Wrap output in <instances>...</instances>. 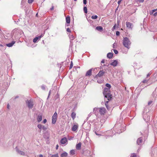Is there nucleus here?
<instances>
[{"mask_svg":"<svg viewBox=\"0 0 157 157\" xmlns=\"http://www.w3.org/2000/svg\"><path fill=\"white\" fill-rule=\"evenodd\" d=\"M109 89V88H105L104 89V91L103 92V94L105 98H106L108 100V101H106L105 102V105L107 109L109 110V108L107 103H108L109 101L112 98V95L110 93Z\"/></svg>","mask_w":157,"mask_h":157,"instance_id":"obj_1","label":"nucleus"},{"mask_svg":"<svg viewBox=\"0 0 157 157\" xmlns=\"http://www.w3.org/2000/svg\"><path fill=\"white\" fill-rule=\"evenodd\" d=\"M122 43L124 46L128 49L130 48V46L131 45V42L128 38L127 37L124 38Z\"/></svg>","mask_w":157,"mask_h":157,"instance_id":"obj_2","label":"nucleus"},{"mask_svg":"<svg viewBox=\"0 0 157 157\" xmlns=\"http://www.w3.org/2000/svg\"><path fill=\"white\" fill-rule=\"evenodd\" d=\"M26 105L30 109H32L33 107V104L32 100H27L26 101Z\"/></svg>","mask_w":157,"mask_h":157,"instance_id":"obj_3","label":"nucleus"},{"mask_svg":"<svg viewBox=\"0 0 157 157\" xmlns=\"http://www.w3.org/2000/svg\"><path fill=\"white\" fill-rule=\"evenodd\" d=\"M105 73V72L103 70H101L95 76L94 78L97 79L98 78V77H101L103 76Z\"/></svg>","mask_w":157,"mask_h":157,"instance_id":"obj_4","label":"nucleus"},{"mask_svg":"<svg viewBox=\"0 0 157 157\" xmlns=\"http://www.w3.org/2000/svg\"><path fill=\"white\" fill-rule=\"evenodd\" d=\"M60 143L63 146L66 145L67 144V140L66 137H63L60 140Z\"/></svg>","mask_w":157,"mask_h":157,"instance_id":"obj_5","label":"nucleus"},{"mask_svg":"<svg viewBox=\"0 0 157 157\" xmlns=\"http://www.w3.org/2000/svg\"><path fill=\"white\" fill-rule=\"evenodd\" d=\"M57 113L55 112L52 117V123L53 124H55L56 120Z\"/></svg>","mask_w":157,"mask_h":157,"instance_id":"obj_6","label":"nucleus"},{"mask_svg":"<svg viewBox=\"0 0 157 157\" xmlns=\"http://www.w3.org/2000/svg\"><path fill=\"white\" fill-rule=\"evenodd\" d=\"M126 25L127 27L129 29L132 30L133 27V24L130 22H126Z\"/></svg>","mask_w":157,"mask_h":157,"instance_id":"obj_7","label":"nucleus"},{"mask_svg":"<svg viewBox=\"0 0 157 157\" xmlns=\"http://www.w3.org/2000/svg\"><path fill=\"white\" fill-rule=\"evenodd\" d=\"M118 63V60H112L110 64L114 67L117 66Z\"/></svg>","mask_w":157,"mask_h":157,"instance_id":"obj_8","label":"nucleus"},{"mask_svg":"<svg viewBox=\"0 0 157 157\" xmlns=\"http://www.w3.org/2000/svg\"><path fill=\"white\" fill-rule=\"evenodd\" d=\"M99 112L101 115L104 114L106 111V109L104 108H99Z\"/></svg>","mask_w":157,"mask_h":157,"instance_id":"obj_9","label":"nucleus"},{"mask_svg":"<svg viewBox=\"0 0 157 157\" xmlns=\"http://www.w3.org/2000/svg\"><path fill=\"white\" fill-rule=\"evenodd\" d=\"M66 22L67 24H66V26H68L69 25V24L70 22V17L69 16H67L66 18Z\"/></svg>","mask_w":157,"mask_h":157,"instance_id":"obj_10","label":"nucleus"},{"mask_svg":"<svg viewBox=\"0 0 157 157\" xmlns=\"http://www.w3.org/2000/svg\"><path fill=\"white\" fill-rule=\"evenodd\" d=\"M78 128V124H74L73 126L72 130L73 131L76 132Z\"/></svg>","mask_w":157,"mask_h":157,"instance_id":"obj_11","label":"nucleus"},{"mask_svg":"<svg viewBox=\"0 0 157 157\" xmlns=\"http://www.w3.org/2000/svg\"><path fill=\"white\" fill-rule=\"evenodd\" d=\"M143 143V140L142 137H140L137 139V143L139 145H141Z\"/></svg>","mask_w":157,"mask_h":157,"instance_id":"obj_12","label":"nucleus"},{"mask_svg":"<svg viewBox=\"0 0 157 157\" xmlns=\"http://www.w3.org/2000/svg\"><path fill=\"white\" fill-rule=\"evenodd\" d=\"M42 114H40L37 116V120L38 122H39L42 121Z\"/></svg>","mask_w":157,"mask_h":157,"instance_id":"obj_13","label":"nucleus"},{"mask_svg":"<svg viewBox=\"0 0 157 157\" xmlns=\"http://www.w3.org/2000/svg\"><path fill=\"white\" fill-rule=\"evenodd\" d=\"M15 43V41H13L10 43L6 44V45L8 47H12L13 45V44Z\"/></svg>","mask_w":157,"mask_h":157,"instance_id":"obj_14","label":"nucleus"},{"mask_svg":"<svg viewBox=\"0 0 157 157\" xmlns=\"http://www.w3.org/2000/svg\"><path fill=\"white\" fill-rule=\"evenodd\" d=\"M99 108H95L93 110V112L97 115L99 112Z\"/></svg>","mask_w":157,"mask_h":157,"instance_id":"obj_15","label":"nucleus"},{"mask_svg":"<svg viewBox=\"0 0 157 157\" xmlns=\"http://www.w3.org/2000/svg\"><path fill=\"white\" fill-rule=\"evenodd\" d=\"M93 69L92 68L91 69L89 70L88 71H87L86 74V76H90L91 75L92 73V70Z\"/></svg>","mask_w":157,"mask_h":157,"instance_id":"obj_16","label":"nucleus"},{"mask_svg":"<svg viewBox=\"0 0 157 157\" xmlns=\"http://www.w3.org/2000/svg\"><path fill=\"white\" fill-rule=\"evenodd\" d=\"M69 38L71 40V41H70L71 43H70V46H72V42L71 41V40H73L75 38V37L73 35H72L70 36Z\"/></svg>","mask_w":157,"mask_h":157,"instance_id":"obj_17","label":"nucleus"},{"mask_svg":"<svg viewBox=\"0 0 157 157\" xmlns=\"http://www.w3.org/2000/svg\"><path fill=\"white\" fill-rule=\"evenodd\" d=\"M16 151L18 153H19V154L22 155H25V153L24 152L19 150L17 148L16 149Z\"/></svg>","mask_w":157,"mask_h":157,"instance_id":"obj_18","label":"nucleus"},{"mask_svg":"<svg viewBox=\"0 0 157 157\" xmlns=\"http://www.w3.org/2000/svg\"><path fill=\"white\" fill-rule=\"evenodd\" d=\"M113 56V54L112 53L109 52L107 54V57L109 59L111 58Z\"/></svg>","mask_w":157,"mask_h":157,"instance_id":"obj_19","label":"nucleus"},{"mask_svg":"<svg viewBox=\"0 0 157 157\" xmlns=\"http://www.w3.org/2000/svg\"><path fill=\"white\" fill-rule=\"evenodd\" d=\"M81 143H79L78 144L76 145V148L78 150H79L81 149Z\"/></svg>","mask_w":157,"mask_h":157,"instance_id":"obj_20","label":"nucleus"},{"mask_svg":"<svg viewBox=\"0 0 157 157\" xmlns=\"http://www.w3.org/2000/svg\"><path fill=\"white\" fill-rule=\"evenodd\" d=\"M67 153L66 152H64L61 155V157H67Z\"/></svg>","mask_w":157,"mask_h":157,"instance_id":"obj_21","label":"nucleus"},{"mask_svg":"<svg viewBox=\"0 0 157 157\" xmlns=\"http://www.w3.org/2000/svg\"><path fill=\"white\" fill-rule=\"evenodd\" d=\"M76 113L75 112H72L71 114V117L73 120H74L76 117Z\"/></svg>","mask_w":157,"mask_h":157,"instance_id":"obj_22","label":"nucleus"},{"mask_svg":"<svg viewBox=\"0 0 157 157\" xmlns=\"http://www.w3.org/2000/svg\"><path fill=\"white\" fill-rule=\"evenodd\" d=\"M96 29L97 30L101 31H102L103 29V28L101 26H98L96 27Z\"/></svg>","mask_w":157,"mask_h":157,"instance_id":"obj_23","label":"nucleus"},{"mask_svg":"<svg viewBox=\"0 0 157 157\" xmlns=\"http://www.w3.org/2000/svg\"><path fill=\"white\" fill-rule=\"evenodd\" d=\"M157 10V9H154V10H151L150 12V13H149L150 14V15H152L153 14V13L155 12Z\"/></svg>","mask_w":157,"mask_h":157,"instance_id":"obj_24","label":"nucleus"},{"mask_svg":"<svg viewBox=\"0 0 157 157\" xmlns=\"http://www.w3.org/2000/svg\"><path fill=\"white\" fill-rule=\"evenodd\" d=\"M83 10L84 11V13H86L87 12V8L86 6H84L83 8Z\"/></svg>","mask_w":157,"mask_h":157,"instance_id":"obj_25","label":"nucleus"},{"mask_svg":"<svg viewBox=\"0 0 157 157\" xmlns=\"http://www.w3.org/2000/svg\"><path fill=\"white\" fill-rule=\"evenodd\" d=\"M105 86L106 87H108V88H109V89H110L111 87V85L109 84V83H106L105 84Z\"/></svg>","mask_w":157,"mask_h":157,"instance_id":"obj_26","label":"nucleus"},{"mask_svg":"<svg viewBox=\"0 0 157 157\" xmlns=\"http://www.w3.org/2000/svg\"><path fill=\"white\" fill-rule=\"evenodd\" d=\"M97 18H98V16L96 15H94V16L93 15L91 17V18L93 19H96Z\"/></svg>","mask_w":157,"mask_h":157,"instance_id":"obj_27","label":"nucleus"},{"mask_svg":"<svg viewBox=\"0 0 157 157\" xmlns=\"http://www.w3.org/2000/svg\"><path fill=\"white\" fill-rule=\"evenodd\" d=\"M42 125L40 124H39L37 125V127L40 129H41L42 128Z\"/></svg>","mask_w":157,"mask_h":157,"instance_id":"obj_28","label":"nucleus"},{"mask_svg":"<svg viewBox=\"0 0 157 157\" xmlns=\"http://www.w3.org/2000/svg\"><path fill=\"white\" fill-rule=\"evenodd\" d=\"M38 37H36L34 38L33 40V42L34 43H36L38 40Z\"/></svg>","mask_w":157,"mask_h":157,"instance_id":"obj_29","label":"nucleus"},{"mask_svg":"<svg viewBox=\"0 0 157 157\" xmlns=\"http://www.w3.org/2000/svg\"><path fill=\"white\" fill-rule=\"evenodd\" d=\"M75 151L74 150H72L70 151V154L72 155H74L75 154Z\"/></svg>","mask_w":157,"mask_h":157,"instance_id":"obj_30","label":"nucleus"},{"mask_svg":"<svg viewBox=\"0 0 157 157\" xmlns=\"http://www.w3.org/2000/svg\"><path fill=\"white\" fill-rule=\"evenodd\" d=\"M73 63L72 61H71V63L70 65V66L69 69H71L73 67Z\"/></svg>","mask_w":157,"mask_h":157,"instance_id":"obj_31","label":"nucleus"},{"mask_svg":"<svg viewBox=\"0 0 157 157\" xmlns=\"http://www.w3.org/2000/svg\"><path fill=\"white\" fill-rule=\"evenodd\" d=\"M130 157H136V155L135 153H133L131 155Z\"/></svg>","mask_w":157,"mask_h":157,"instance_id":"obj_32","label":"nucleus"},{"mask_svg":"<svg viewBox=\"0 0 157 157\" xmlns=\"http://www.w3.org/2000/svg\"><path fill=\"white\" fill-rule=\"evenodd\" d=\"M51 157H59L58 154L52 155L51 156Z\"/></svg>","mask_w":157,"mask_h":157,"instance_id":"obj_33","label":"nucleus"},{"mask_svg":"<svg viewBox=\"0 0 157 157\" xmlns=\"http://www.w3.org/2000/svg\"><path fill=\"white\" fill-rule=\"evenodd\" d=\"M34 0H28V2L30 4L32 3Z\"/></svg>","mask_w":157,"mask_h":157,"instance_id":"obj_34","label":"nucleus"},{"mask_svg":"<svg viewBox=\"0 0 157 157\" xmlns=\"http://www.w3.org/2000/svg\"><path fill=\"white\" fill-rule=\"evenodd\" d=\"M125 128H124L123 130H122V129H120L121 132H117V133H120V132H123V131H124L125 130Z\"/></svg>","mask_w":157,"mask_h":157,"instance_id":"obj_35","label":"nucleus"},{"mask_svg":"<svg viewBox=\"0 0 157 157\" xmlns=\"http://www.w3.org/2000/svg\"><path fill=\"white\" fill-rule=\"evenodd\" d=\"M41 88L43 90H45V86L44 85H42L41 86Z\"/></svg>","mask_w":157,"mask_h":157,"instance_id":"obj_36","label":"nucleus"},{"mask_svg":"<svg viewBox=\"0 0 157 157\" xmlns=\"http://www.w3.org/2000/svg\"><path fill=\"white\" fill-rule=\"evenodd\" d=\"M47 128L44 125L42 126V128L44 130H46L47 129Z\"/></svg>","mask_w":157,"mask_h":157,"instance_id":"obj_37","label":"nucleus"},{"mask_svg":"<svg viewBox=\"0 0 157 157\" xmlns=\"http://www.w3.org/2000/svg\"><path fill=\"white\" fill-rule=\"evenodd\" d=\"M113 51H114V53L116 54H118V51L116 50H115V49L113 50Z\"/></svg>","mask_w":157,"mask_h":157,"instance_id":"obj_38","label":"nucleus"},{"mask_svg":"<svg viewBox=\"0 0 157 157\" xmlns=\"http://www.w3.org/2000/svg\"><path fill=\"white\" fill-rule=\"evenodd\" d=\"M120 33L119 31H117L116 32V35L117 36H119Z\"/></svg>","mask_w":157,"mask_h":157,"instance_id":"obj_39","label":"nucleus"},{"mask_svg":"<svg viewBox=\"0 0 157 157\" xmlns=\"http://www.w3.org/2000/svg\"><path fill=\"white\" fill-rule=\"evenodd\" d=\"M67 31L68 32L70 33L71 32V30L69 28H68L67 29Z\"/></svg>","mask_w":157,"mask_h":157,"instance_id":"obj_40","label":"nucleus"},{"mask_svg":"<svg viewBox=\"0 0 157 157\" xmlns=\"http://www.w3.org/2000/svg\"><path fill=\"white\" fill-rule=\"evenodd\" d=\"M116 26V24L113 27V28L112 29V30H114L115 29Z\"/></svg>","mask_w":157,"mask_h":157,"instance_id":"obj_41","label":"nucleus"},{"mask_svg":"<svg viewBox=\"0 0 157 157\" xmlns=\"http://www.w3.org/2000/svg\"><path fill=\"white\" fill-rule=\"evenodd\" d=\"M102 82V80H97V82L98 83H101Z\"/></svg>","mask_w":157,"mask_h":157,"instance_id":"obj_42","label":"nucleus"},{"mask_svg":"<svg viewBox=\"0 0 157 157\" xmlns=\"http://www.w3.org/2000/svg\"><path fill=\"white\" fill-rule=\"evenodd\" d=\"M148 81L147 80H144L143 81V82L144 83H146Z\"/></svg>","mask_w":157,"mask_h":157,"instance_id":"obj_43","label":"nucleus"},{"mask_svg":"<svg viewBox=\"0 0 157 157\" xmlns=\"http://www.w3.org/2000/svg\"><path fill=\"white\" fill-rule=\"evenodd\" d=\"M83 3L84 4H86V0H83Z\"/></svg>","mask_w":157,"mask_h":157,"instance_id":"obj_44","label":"nucleus"},{"mask_svg":"<svg viewBox=\"0 0 157 157\" xmlns=\"http://www.w3.org/2000/svg\"><path fill=\"white\" fill-rule=\"evenodd\" d=\"M153 15L154 16H157V12H155L154 14Z\"/></svg>","mask_w":157,"mask_h":157,"instance_id":"obj_45","label":"nucleus"},{"mask_svg":"<svg viewBox=\"0 0 157 157\" xmlns=\"http://www.w3.org/2000/svg\"><path fill=\"white\" fill-rule=\"evenodd\" d=\"M152 101H149L148 102V105H150V104H151L152 103Z\"/></svg>","mask_w":157,"mask_h":157,"instance_id":"obj_46","label":"nucleus"},{"mask_svg":"<svg viewBox=\"0 0 157 157\" xmlns=\"http://www.w3.org/2000/svg\"><path fill=\"white\" fill-rule=\"evenodd\" d=\"M43 122L44 123V124L46 122H47V120H46V119H44L43 120Z\"/></svg>","mask_w":157,"mask_h":157,"instance_id":"obj_47","label":"nucleus"},{"mask_svg":"<svg viewBox=\"0 0 157 157\" xmlns=\"http://www.w3.org/2000/svg\"><path fill=\"white\" fill-rule=\"evenodd\" d=\"M140 2H144V0H138Z\"/></svg>","mask_w":157,"mask_h":157,"instance_id":"obj_48","label":"nucleus"},{"mask_svg":"<svg viewBox=\"0 0 157 157\" xmlns=\"http://www.w3.org/2000/svg\"><path fill=\"white\" fill-rule=\"evenodd\" d=\"M42 35L40 36H38V37H38V39H40V38L42 37Z\"/></svg>","mask_w":157,"mask_h":157,"instance_id":"obj_49","label":"nucleus"},{"mask_svg":"<svg viewBox=\"0 0 157 157\" xmlns=\"http://www.w3.org/2000/svg\"><path fill=\"white\" fill-rule=\"evenodd\" d=\"M105 62V60L104 59L102 60L101 61V63H104Z\"/></svg>","mask_w":157,"mask_h":157,"instance_id":"obj_50","label":"nucleus"},{"mask_svg":"<svg viewBox=\"0 0 157 157\" xmlns=\"http://www.w3.org/2000/svg\"><path fill=\"white\" fill-rule=\"evenodd\" d=\"M151 75V74H150V73L148 74L147 75V77H148L149 76H150V75Z\"/></svg>","mask_w":157,"mask_h":157,"instance_id":"obj_51","label":"nucleus"},{"mask_svg":"<svg viewBox=\"0 0 157 157\" xmlns=\"http://www.w3.org/2000/svg\"><path fill=\"white\" fill-rule=\"evenodd\" d=\"M58 147H59L58 145V144H57L56 147V149H58Z\"/></svg>","mask_w":157,"mask_h":157,"instance_id":"obj_52","label":"nucleus"},{"mask_svg":"<svg viewBox=\"0 0 157 157\" xmlns=\"http://www.w3.org/2000/svg\"><path fill=\"white\" fill-rule=\"evenodd\" d=\"M121 0H119L118 1V4L119 5L121 3Z\"/></svg>","mask_w":157,"mask_h":157,"instance_id":"obj_53","label":"nucleus"},{"mask_svg":"<svg viewBox=\"0 0 157 157\" xmlns=\"http://www.w3.org/2000/svg\"><path fill=\"white\" fill-rule=\"evenodd\" d=\"M51 94V90H50L49 91V94H48V98L49 96V95H50Z\"/></svg>","mask_w":157,"mask_h":157,"instance_id":"obj_54","label":"nucleus"},{"mask_svg":"<svg viewBox=\"0 0 157 157\" xmlns=\"http://www.w3.org/2000/svg\"><path fill=\"white\" fill-rule=\"evenodd\" d=\"M95 133L97 135H100V134H98L96 131H95Z\"/></svg>","mask_w":157,"mask_h":157,"instance_id":"obj_55","label":"nucleus"},{"mask_svg":"<svg viewBox=\"0 0 157 157\" xmlns=\"http://www.w3.org/2000/svg\"><path fill=\"white\" fill-rule=\"evenodd\" d=\"M54 9V6H52V8H51V10H53Z\"/></svg>","mask_w":157,"mask_h":157,"instance_id":"obj_56","label":"nucleus"},{"mask_svg":"<svg viewBox=\"0 0 157 157\" xmlns=\"http://www.w3.org/2000/svg\"><path fill=\"white\" fill-rule=\"evenodd\" d=\"M113 48H115L116 47V45H115V43L113 44Z\"/></svg>","mask_w":157,"mask_h":157,"instance_id":"obj_57","label":"nucleus"},{"mask_svg":"<svg viewBox=\"0 0 157 157\" xmlns=\"http://www.w3.org/2000/svg\"><path fill=\"white\" fill-rule=\"evenodd\" d=\"M10 107V105L9 104H8L7 105V108L8 109H9V107Z\"/></svg>","mask_w":157,"mask_h":157,"instance_id":"obj_58","label":"nucleus"},{"mask_svg":"<svg viewBox=\"0 0 157 157\" xmlns=\"http://www.w3.org/2000/svg\"><path fill=\"white\" fill-rule=\"evenodd\" d=\"M98 68H95L93 70H94L95 69H97Z\"/></svg>","mask_w":157,"mask_h":157,"instance_id":"obj_59","label":"nucleus"},{"mask_svg":"<svg viewBox=\"0 0 157 157\" xmlns=\"http://www.w3.org/2000/svg\"><path fill=\"white\" fill-rule=\"evenodd\" d=\"M117 24H119V22L118 21H117Z\"/></svg>","mask_w":157,"mask_h":157,"instance_id":"obj_60","label":"nucleus"},{"mask_svg":"<svg viewBox=\"0 0 157 157\" xmlns=\"http://www.w3.org/2000/svg\"><path fill=\"white\" fill-rule=\"evenodd\" d=\"M141 134L142 135V133L141 132Z\"/></svg>","mask_w":157,"mask_h":157,"instance_id":"obj_61","label":"nucleus"},{"mask_svg":"<svg viewBox=\"0 0 157 157\" xmlns=\"http://www.w3.org/2000/svg\"><path fill=\"white\" fill-rule=\"evenodd\" d=\"M0 46H2V45H0Z\"/></svg>","mask_w":157,"mask_h":157,"instance_id":"obj_62","label":"nucleus"},{"mask_svg":"<svg viewBox=\"0 0 157 157\" xmlns=\"http://www.w3.org/2000/svg\"><path fill=\"white\" fill-rule=\"evenodd\" d=\"M36 15H37V13L36 14Z\"/></svg>","mask_w":157,"mask_h":157,"instance_id":"obj_63","label":"nucleus"},{"mask_svg":"<svg viewBox=\"0 0 157 157\" xmlns=\"http://www.w3.org/2000/svg\"><path fill=\"white\" fill-rule=\"evenodd\" d=\"M156 58H157V57H156Z\"/></svg>","mask_w":157,"mask_h":157,"instance_id":"obj_64","label":"nucleus"}]
</instances>
